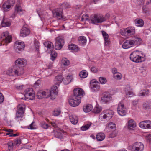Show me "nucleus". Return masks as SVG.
<instances>
[{"instance_id": "44", "label": "nucleus", "mask_w": 151, "mask_h": 151, "mask_svg": "<svg viewBox=\"0 0 151 151\" xmlns=\"http://www.w3.org/2000/svg\"><path fill=\"white\" fill-rule=\"evenodd\" d=\"M57 53L55 51L52 50L51 52L50 59L52 61H54L57 56Z\"/></svg>"}, {"instance_id": "56", "label": "nucleus", "mask_w": 151, "mask_h": 151, "mask_svg": "<svg viewBox=\"0 0 151 151\" xmlns=\"http://www.w3.org/2000/svg\"><path fill=\"white\" fill-rule=\"evenodd\" d=\"M8 149H11V151L13 149V143L12 142L10 141L8 143Z\"/></svg>"}, {"instance_id": "28", "label": "nucleus", "mask_w": 151, "mask_h": 151, "mask_svg": "<svg viewBox=\"0 0 151 151\" xmlns=\"http://www.w3.org/2000/svg\"><path fill=\"white\" fill-rule=\"evenodd\" d=\"M102 33L105 41V44L106 45H107L109 43V39L108 35L104 31H102Z\"/></svg>"}, {"instance_id": "29", "label": "nucleus", "mask_w": 151, "mask_h": 151, "mask_svg": "<svg viewBox=\"0 0 151 151\" xmlns=\"http://www.w3.org/2000/svg\"><path fill=\"white\" fill-rule=\"evenodd\" d=\"M63 77L61 75H58L55 77L54 81V83L57 85H58L62 82Z\"/></svg>"}, {"instance_id": "12", "label": "nucleus", "mask_w": 151, "mask_h": 151, "mask_svg": "<svg viewBox=\"0 0 151 151\" xmlns=\"http://www.w3.org/2000/svg\"><path fill=\"white\" fill-rule=\"evenodd\" d=\"M53 16L58 19H62L63 18V9H55L52 11Z\"/></svg>"}, {"instance_id": "18", "label": "nucleus", "mask_w": 151, "mask_h": 151, "mask_svg": "<svg viewBox=\"0 0 151 151\" xmlns=\"http://www.w3.org/2000/svg\"><path fill=\"white\" fill-rule=\"evenodd\" d=\"M30 33V30L27 27L23 26L20 31V35L21 37H25L28 35Z\"/></svg>"}, {"instance_id": "30", "label": "nucleus", "mask_w": 151, "mask_h": 151, "mask_svg": "<svg viewBox=\"0 0 151 151\" xmlns=\"http://www.w3.org/2000/svg\"><path fill=\"white\" fill-rule=\"evenodd\" d=\"M68 49L73 52H76L79 50L78 47L75 44H71L68 46Z\"/></svg>"}, {"instance_id": "50", "label": "nucleus", "mask_w": 151, "mask_h": 151, "mask_svg": "<svg viewBox=\"0 0 151 151\" xmlns=\"http://www.w3.org/2000/svg\"><path fill=\"white\" fill-rule=\"evenodd\" d=\"M146 121L147 120L144 121L139 123V126L140 127L142 128L146 129Z\"/></svg>"}, {"instance_id": "2", "label": "nucleus", "mask_w": 151, "mask_h": 151, "mask_svg": "<svg viewBox=\"0 0 151 151\" xmlns=\"http://www.w3.org/2000/svg\"><path fill=\"white\" fill-rule=\"evenodd\" d=\"M26 108L25 105L23 104H19L18 106L16 113L15 119L18 121L22 120Z\"/></svg>"}, {"instance_id": "51", "label": "nucleus", "mask_w": 151, "mask_h": 151, "mask_svg": "<svg viewBox=\"0 0 151 151\" xmlns=\"http://www.w3.org/2000/svg\"><path fill=\"white\" fill-rule=\"evenodd\" d=\"M61 113V111L60 109H55L53 111V115L55 116L59 115Z\"/></svg>"}, {"instance_id": "42", "label": "nucleus", "mask_w": 151, "mask_h": 151, "mask_svg": "<svg viewBox=\"0 0 151 151\" xmlns=\"http://www.w3.org/2000/svg\"><path fill=\"white\" fill-rule=\"evenodd\" d=\"M88 73L86 70H82L79 73V76L81 78H85L88 76Z\"/></svg>"}, {"instance_id": "60", "label": "nucleus", "mask_w": 151, "mask_h": 151, "mask_svg": "<svg viewBox=\"0 0 151 151\" xmlns=\"http://www.w3.org/2000/svg\"><path fill=\"white\" fill-rule=\"evenodd\" d=\"M62 5L63 7L65 8H69L70 6L69 4L67 2L64 3Z\"/></svg>"}, {"instance_id": "19", "label": "nucleus", "mask_w": 151, "mask_h": 151, "mask_svg": "<svg viewBox=\"0 0 151 151\" xmlns=\"http://www.w3.org/2000/svg\"><path fill=\"white\" fill-rule=\"evenodd\" d=\"M134 46L132 39L126 40L123 44L122 47L124 49L130 48Z\"/></svg>"}, {"instance_id": "20", "label": "nucleus", "mask_w": 151, "mask_h": 151, "mask_svg": "<svg viewBox=\"0 0 151 151\" xmlns=\"http://www.w3.org/2000/svg\"><path fill=\"white\" fill-rule=\"evenodd\" d=\"M134 46L132 39L126 40L123 44L122 47L124 49L130 48Z\"/></svg>"}, {"instance_id": "31", "label": "nucleus", "mask_w": 151, "mask_h": 151, "mask_svg": "<svg viewBox=\"0 0 151 151\" xmlns=\"http://www.w3.org/2000/svg\"><path fill=\"white\" fill-rule=\"evenodd\" d=\"M127 126L129 129L135 127H136L135 122L132 119L129 120L127 122Z\"/></svg>"}, {"instance_id": "1", "label": "nucleus", "mask_w": 151, "mask_h": 151, "mask_svg": "<svg viewBox=\"0 0 151 151\" xmlns=\"http://www.w3.org/2000/svg\"><path fill=\"white\" fill-rule=\"evenodd\" d=\"M24 73L23 68L17 65H14L11 67L6 71L7 75L12 76H19L23 74Z\"/></svg>"}, {"instance_id": "13", "label": "nucleus", "mask_w": 151, "mask_h": 151, "mask_svg": "<svg viewBox=\"0 0 151 151\" xmlns=\"http://www.w3.org/2000/svg\"><path fill=\"white\" fill-rule=\"evenodd\" d=\"M25 45L23 42L20 41H16L14 44V49L16 52H19L22 51L24 49Z\"/></svg>"}, {"instance_id": "14", "label": "nucleus", "mask_w": 151, "mask_h": 151, "mask_svg": "<svg viewBox=\"0 0 151 151\" xmlns=\"http://www.w3.org/2000/svg\"><path fill=\"white\" fill-rule=\"evenodd\" d=\"M112 100L111 94L109 93H106L103 94L101 97L100 102L102 104H106L110 102Z\"/></svg>"}, {"instance_id": "48", "label": "nucleus", "mask_w": 151, "mask_h": 151, "mask_svg": "<svg viewBox=\"0 0 151 151\" xmlns=\"http://www.w3.org/2000/svg\"><path fill=\"white\" fill-rule=\"evenodd\" d=\"M101 111V107L96 106L93 109V112L96 113H98Z\"/></svg>"}, {"instance_id": "15", "label": "nucleus", "mask_w": 151, "mask_h": 151, "mask_svg": "<svg viewBox=\"0 0 151 151\" xmlns=\"http://www.w3.org/2000/svg\"><path fill=\"white\" fill-rule=\"evenodd\" d=\"M74 95L73 98H79L80 99V98L84 94V92L83 90L80 88H77L73 90Z\"/></svg>"}, {"instance_id": "35", "label": "nucleus", "mask_w": 151, "mask_h": 151, "mask_svg": "<svg viewBox=\"0 0 151 151\" xmlns=\"http://www.w3.org/2000/svg\"><path fill=\"white\" fill-rule=\"evenodd\" d=\"M105 138V135L103 133H100L98 134L96 136V138L98 141H102Z\"/></svg>"}, {"instance_id": "37", "label": "nucleus", "mask_w": 151, "mask_h": 151, "mask_svg": "<svg viewBox=\"0 0 151 151\" xmlns=\"http://www.w3.org/2000/svg\"><path fill=\"white\" fill-rule=\"evenodd\" d=\"M61 62L62 64L64 66H68L70 64V62L69 60L65 58H63L62 59Z\"/></svg>"}, {"instance_id": "64", "label": "nucleus", "mask_w": 151, "mask_h": 151, "mask_svg": "<svg viewBox=\"0 0 151 151\" xmlns=\"http://www.w3.org/2000/svg\"><path fill=\"white\" fill-rule=\"evenodd\" d=\"M15 143L17 145H19L21 144V141L20 140H17L15 142Z\"/></svg>"}, {"instance_id": "39", "label": "nucleus", "mask_w": 151, "mask_h": 151, "mask_svg": "<svg viewBox=\"0 0 151 151\" xmlns=\"http://www.w3.org/2000/svg\"><path fill=\"white\" fill-rule=\"evenodd\" d=\"M73 79L72 76L70 74H68L66 77V80L64 81V82L65 84H68L71 82Z\"/></svg>"}, {"instance_id": "11", "label": "nucleus", "mask_w": 151, "mask_h": 151, "mask_svg": "<svg viewBox=\"0 0 151 151\" xmlns=\"http://www.w3.org/2000/svg\"><path fill=\"white\" fill-rule=\"evenodd\" d=\"M25 97L28 99L33 100L35 97V93L32 88H27L24 92Z\"/></svg>"}, {"instance_id": "40", "label": "nucleus", "mask_w": 151, "mask_h": 151, "mask_svg": "<svg viewBox=\"0 0 151 151\" xmlns=\"http://www.w3.org/2000/svg\"><path fill=\"white\" fill-rule=\"evenodd\" d=\"M51 91H50L52 94L50 96H52V94L56 95L58 92V89L57 87L56 86H52L51 88Z\"/></svg>"}, {"instance_id": "57", "label": "nucleus", "mask_w": 151, "mask_h": 151, "mask_svg": "<svg viewBox=\"0 0 151 151\" xmlns=\"http://www.w3.org/2000/svg\"><path fill=\"white\" fill-rule=\"evenodd\" d=\"M117 135V134L116 131H113L109 135V137L111 138H113L115 137Z\"/></svg>"}, {"instance_id": "6", "label": "nucleus", "mask_w": 151, "mask_h": 151, "mask_svg": "<svg viewBox=\"0 0 151 151\" xmlns=\"http://www.w3.org/2000/svg\"><path fill=\"white\" fill-rule=\"evenodd\" d=\"M139 51H134L130 55V58L132 61L136 63H140L144 60L143 56H141L139 55Z\"/></svg>"}, {"instance_id": "36", "label": "nucleus", "mask_w": 151, "mask_h": 151, "mask_svg": "<svg viewBox=\"0 0 151 151\" xmlns=\"http://www.w3.org/2000/svg\"><path fill=\"white\" fill-rule=\"evenodd\" d=\"M106 127L108 129H115L116 128V125L114 123L110 122L106 124Z\"/></svg>"}, {"instance_id": "46", "label": "nucleus", "mask_w": 151, "mask_h": 151, "mask_svg": "<svg viewBox=\"0 0 151 151\" xmlns=\"http://www.w3.org/2000/svg\"><path fill=\"white\" fill-rule=\"evenodd\" d=\"M40 126L44 129H46L48 128L49 127V125L45 122L43 121L40 124Z\"/></svg>"}, {"instance_id": "52", "label": "nucleus", "mask_w": 151, "mask_h": 151, "mask_svg": "<svg viewBox=\"0 0 151 151\" xmlns=\"http://www.w3.org/2000/svg\"><path fill=\"white\" fill-rule=\"evenodd\" d=\"M90 126V124H87L85 125L82 126L81 127V129L82 131H86L89 128Z\"/></svg>"}, {"instance_id": "61", "label": "nucleus", "mask_w": 151, "mask_h": 151, "mask_svg": "<svg viewBox=\"0 0 151 151\" xmlns=\"http://www.w3.org/2000/svg\"><path fill=\"white\" fill-rule=\"evenodd\" d=\"M24 86L23 85L21 86H17L16 87V88L19 90H21L23 89Z\"/></svg>"}, {"instance_id": "27", "label": "nucleus", "mask_w": 151, "mask_h": 151, "mask_svg": "<svg viewBox=\"0 0 151 151\" xmlns=\"http://www.w3.org/2000/svg\"><path fill=\"white\" fill-rule=\"evenodd\" d=\"M69 118L70 122L73 124H76L78 121V118L77 116L75 115L70 114Z\"/></svg>"}, {"instance_id": "58", "label": "nucleus", "mask_w": 151, "mask_h": 151, "mask_svg": "<svg viewBox=\"0 0 151 151\" xmlns=\"http://www.w3.org/2000/svg\"><path fill=\"white\" fill-rule=\"evenodd\" d=\"M34 122H32L31 124L28 126V129H36L35 126L33 125Z\"/></svg>"}, {"instance_id": "3", "label": "nucleus", "mask_w": 151, "mask_h": 151, "mask_svg": "<svg viewBox=\"0 0 151 151\" xmlns=\"http://www.w3.org/2000/svg\"><path fill=\"white\" fill-rule=\"evenodd\" d=\"M106 18L100 15L92 14L91 15L89 19V22L91 23L96 24L97 23H101L106 20Z\"/></svg>"}, {"instance_id": "5", "label": "nucleus", "mask_w": 151, "mask_h": 151, "mask_svg": "<svg viewBox=\"0 0 151 151\" xmlns=\"http://www.w3.org/2000/svg\"><path fill=\"white\" fill-rule=\"evenodd\" d=\"M1 41L0 43V46L6 45L10 43L12 40V37L9 35V33L6 31L4 32L2 35L1 37Z\"/></svg>"}, {"instance_id": "34", "label": "nucleus", "mask_w": 151, "mask_h": 151, "mask_svg": "<svg viewBox=\"0 0 151 151\" xmlns=\"http://www.w3.org/2000/svg\"><path fill=\"white\" fill-rule=\"evenodd\" d=\"M93 109V106L91 104H88L83 107V110L84 112L87 113L91 111Z\"/></svg>"}, {"instance_id": "23", "label": "nucleus", "mask_w": 151, "mask_h": 151, "mask_svg": "<svg viewBox=\"0 0 151 151\" xmlns=\"http://www.w3.org/2000/svg\"><path fill=\"white\" fill-rule=\"evenodd\" d=\"M134 46H138L142 42V40L140 37L138 36H134L132 39Z\"/></svg>"}, {"instance_id": "22", "label": "nucleus", "mask_w": 151, "mask_h": 151, "mask_svg": "<svg viewBox=\"0 0 151 151\" xmlns=\"http://www.w3.org/2000/svg\"><path fill=\"white\" fill-rule=\"evenodd\" d=\"M15 1L14 0H8L3 4L2 7L4 9H9L11 6L14 5Z\"/></svg>"}, {"instance_id": "38", "label": "nucleus", "mask_w": 151, "mask_h": 151, "mask_svg": "<svg viewBox=\"0 0 151 151\" xmlns=\"http://www.w3.org/2000/svg\"><path fill=\"white\" fill-rule=\"evenodd\" d=\"M44 45L47 48L52 49L53 47V45L52 43L50 41H47L44 43Z\"/></svg>"}, {"instance_id": "54", "label": "nucleus", "mask_w": 151, "mask_h": 151, "mask_svg": "<svg viewBox=\"0 0 151 151\" xmlns=\"http://www.w3.org/2000/svg\"><path fill=\"white\" fill-rule=\"evenodd\" d=\"M146 129H151V121L147 120Z\"/></svg>"}, {"instance_id": "62", "label": "nucleus", "mask_w": 151, "mask_h": 151, "mask_svg": "<svg viewBox=\"0 0 151 151\" xmlns=\"http://www.w3.org/2000/svg\"><path fill=\"white\" fill-rule=\"evenodd\" d=\"M112 73L113 74V75L114 74L117 73H118L119 72H118L117 69L115 68H114L112 69Z\"/></svg>"}, {"instance_id": "16", "label": "nucleus", "mask_w": 151, "mask_h": 151, "mask_svg": "<svg viewBox=\"0 0 151 151\" xmlns=\"http://www.w3.org/2000/svg\"><path fill=\"white\" fill-rule=\"evenodd\" d=\"M64 40L60 37H58L56 39L55 44V49L57 50H60L64 45Z\"/></svg>"}, {"instance_id": "32", "label": "nucleus", "mask_w": 151, "mask_h": 151, "mask_svg": "<svg viewBox=\"0 0 151 151\" xmlns=\"http://www.w3.org/2000/svg\"><path fill=\"white\" fill-rule=\"evenodd\" d=\"M79 44L82 46H84L86 45L87 40L86 37L83 36L79 37L78 39Z\"/></svg>"}, {"instance_id": "43", "label": "nucleus", "mask_w": 151, "mask_h": 151, "mask_svg": "<svg viewBox=\"0 0 151 151\" xmlns=\"http://www.w3.org/2000/svg\"><path fill=\"white\" fill-rule=\"evenodd\" d=\"M23 10H22L20 6L18 5H16V9L15 12H17L20 14H22L23 13Z\"/></svg>"}, {"instance_id": "55", "label": "nucleus", "mask_w": 151, "mask_h": 151, "mask_svg": "<svg viewBox=\"0 0 151 151\" xmlns=\"http://www.w3.org/2000/svg\"><path fill=\"white\" fill-rule=\"evenodd\" d=\"M34 44L36 50L38 52L39 49V43L37 41H35Z\"/></svg>"}, {"instance_id": "10", "label": "nucleus", "mask_w": 151, "mask_h": 151, "mask_svg": "<svg viewBox=\"0 0 151 151\" xmlns=\"http://www.w3.org/2000/svg\"><path fill=\"white\" fill-rule=\"evenodd\" d=\"M117 111L118 114L122 116L126 115L127 113L126 108L122 102H119L118 105Z\"/></svg>"}, {"instance_id": "4", "label": "nucleus", "mask_w": 151, "mask_h": 151, "mask_svg": "<svg viewBox=\"0 0 151 151\" xmlns=\"http://www.w3.org/2000/svg\"><path fill=\"white\" fill-rule=\"evenodd\" d=\"M113 115V111L111 110L104 111L99 116V119L101 121H108L110 119Z\"/></svg>"}, {"instance_id": "26", "label": "nucleus", "mask_w": 151, "mask_h": 151, "mask_svg": "<svg viewBox=\"0 0 151 151\" xmlns=\"http://www.w3.org/2000/svg\"><path fill=\"white\" fill-rule=\"evenodd\" d=\"M125 91V94L127 96L131 97L134 95V93L132 92V89L129 85H127L126 86Z\"/></svg>"}, {"instance_id": "7", "label": "nucleus", "mask_w": 151, "mask_h": 151, "mask_svg": "<svg viewBox=\"0 0 151 151\" xmlns=\"http://www.w3.org/2000/svg\"><path fill=\"white\" fill-rule=\"evenodd\" d=\"M135 32V29L133 27H129L127 28H122L120 30L121 34L123 36H127L134 35Z\"/></svg>"}, {"instance_id": "25", "label": "nucleus", "mask_w": 151, "mask_h": 151, "mask_svg": "<svg viewBox=\"0 0 151 151\" xmlns=\"http://www.w3.org/2000/svg\"><path fill=\"white\" fill-rule=\"evenodd\" d=\"M15 65H25L27 64V60L23 58H19L15 61Z\"/></svg>"}, {"instance_id": "63", "label": "nucleus", "mask_w": 151, "mask_h": 151, "mask_svg": "<svg viewBox=\"0 0 151 151\" xmlns=\"http://www.w3.org/2000/svg\"><path fill=\"white\" fill-rule=\"evenodd\" d=\"M146 139L147 140H148L149 142L151 141V134H149L146 137Z\"/></svg>"}, {"instance_id": "24", "label": "nucleus", "mask_w": 151, "mask_h": 151, "mask_svg": "<svg viewBox=\"0 0 151 151\" xmlns=\"http://www.w3.org/2000/svg\"><path fill=\"white\" fill-rule=\"evenodd\" d=\"M90 85L93 91H97L100 89L99 83L98 82H92L91 83Z\"/></svg>"}, {"instance_id": "9", "label": "nucleus", "mask_w": 151, "mask_h": 151, "mask_svg": "<svg viewBox=\"0 0 151 151\" xmlns=\"http://www.w3.org/2000/svg\"><path fill=\"white\" fill-rule=\"evenodd\" d=\"M51 94L52 93L50 90L46 89L44 91L40 90L37 92V96L38 99H42L49 97Z\"/></svg>"}, {"instance_id": "53", "label": "nucleus", "mask_w": 151, "mask_h": 151, "mask_svg": "<svg viewBox=\"0 0 151 151\" xmlns=\"http://www.w3.org/2000/svg\"><path fill=\"white\" fill-rule=\"evenodd\" d=\"M89 18L88 17V15L87 14H86L85 15L83 14L81 18V20L82 21H84V20H88L89 21Z\"/></svg>"}, {"instance_id": "21", "label": "nucleus", "mask_w": 151, "mask_h": 151, "mask_svg": "<svg viewBox=\"0 0 151 151\" xmlns=\"http://www.w3.org/2000/svg\"><path fill=\"white\" fill-rule=\"evenodd\" d=\"M134 46L132 39L126 40L123 44L122 47L124 49L130 48Z\"/></svg>"}, {"instance_id": "49", "label": "nucleus", "mask_w": 151, "mask_h": 151, "mask_svg": "<svg viewBox=\"0 0 151 151\" xmlns=\"http://www.w3.org/2000/svg\"><path fill=\"white\" fill-rule=\"evenodd\" d=\"M99 81L101 84H105L107 82V80L106 78L103 77H100L99 78Z\"/></svg>"}, {"instance_id": "8", "label": "nucleus", "mask_w": 151, "mask_h": 151, "mask_svg": "<svg viewBox=\"0 0 151 151\" xmlns=\"http://www.w3.org/2000/svg\"><path fill=\"white\" fill-rule=\"evenodd\" d=\"M130 147L131 151H143L144 146L142 142H137L133 143Z\"/></svg>"}, {"instance_id": "33", "label": "nucleus", "mask_w": 151, "mask_h": 151, "mask_svg": "<svg viewBox=\"0 0 151 151\" xmlns=\"http://www.w3.org/2000/svg\"><path fill=\"white\" fill-rule=\"evenodd\" d=\"M135 25L137 27H142L144 24V22L140 19H136L135 20Z\"/></svg>"}, {"instance_id": "17", "label": "nucleus", "mask_w": 151, "mask_h": 151, "mask_svg": "<svg viewBox=\"0 0 151 151\" xmlns=\"http://www.w3.org/2000/svg\"><path fill=\"white\" fill-rule=\"evenodd\" d=\"M69 102L70 105L71 106L76 107L79 105L81 102V100L79 98L75 99L73 97L72 99L69 100Z\"/></svg>"}, {"instance_id": "41", "label": "nucleus", "mask_w": 151, "mask_h": 151, "mask_svg": "<svg viewBox=\"0 0 151 151\" xmlns=\"http://www.w3.org/2000/svg\"><path fill=\"white\" fill-rule=\"evenodd\" d=\"M11 22L10 21H7L6 19H3L1 23L2 27H9L11 25Z\"/></svg>"}, {"instance_id": "59", "label": "nucleus", "mask_w": 151, "mask_h": 151, "mask_svg": "<svg viewBox=\"0 0 151 151\" xmlns=\"http://www.w3.org/2000/svg\"><path fill=\"white\" fill-rule=\"evenodd\" d=\"M91 70L93 73H96L98 71V69L96 67L93 66L91 68Z\"/></svg>"}, {"instance_id": "47", "label": "nucleus", "mask_w": 151, "mask_h": 151, "mask_svg": "<svg viewBox=\"0 0 151 151\" xmlns=\"http://www.w3.org/2000/svg\"><path fill=\"white\" fill-rule=\"evenodd\" d=\"M149 90H144L140 91L139 93V95L142 96H144L147 95L148 93Z\"/></svg>"}, {"instance_id": "45", "label": "nucleus", "mask_w": 151, "mask_h": 151, "mask_svg": "<svg viewBox=\"0 0 151 151\" xmlns=\"http://www.w3.org/2000/svg\"><path fill=\"white\" fill-rule=\"evenodd\" d=\"M122 74L119 72L114 74L113 75L114 78L115 79L117 80H120L122 78Z\"/></svg>"}]
</instances>
